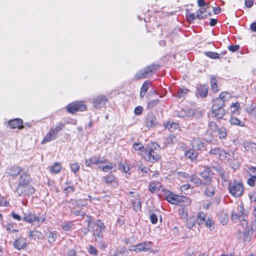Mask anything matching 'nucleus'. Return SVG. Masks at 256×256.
Segmentation results:
<instances>
[{"instance_id": "obj_16", "label": "nucleus", "mask_w": 256, "mask_h": 256, "mask_svg": "<svg viewBox=\"0 0 256 256\" xmlns=\"http://www.w3.org/2000/svg\"><path fill=\"white\" fill-rule=\"evenodd\" d=\"M29 238L30 240H42L43 238L42 233L38 230H30L28 233Z\"/></svg>"}, {"instance_id": "obj_36", "label": "nucleus", "mask_w": 256, "mask_h": 256, "mask_svg": "<svg viewBox=\"0 0 256 256\" xmlns=\"http://www.w3.org/2000/svg\"><path fill=\"white\" fill-rule=\"evenodd\" d=\"M62 168V166L60 163L55 162L54 165L50 167V171L52 173L58 174V173Z\"/></svg>"}, {"instance_id": "obj_55", "label": "nucleus", "mask_w": 256, "mask_h": 256, "mask_svg": "<svg viewBox=\"0 0 256 256\" xmlns=\"http://www.w3.org/2000/svg\"><path fill=\"white\" fill-rule=\"evenodd\" d=\"M57 238L56 232H50L48 236V240L49 242L52 243L54 242Z\"/></svg>"}, {"instance_id": "obj_33", "label": "nucleus", "mask_w": 256, "mask_h": 256, "mask_svg": "<svg viewBox=\"0 0 256 256\" xmlns=\"http://www.w3.org/2000/svg\"><path fill=\"white\" fill-rule=\"evenodd\" d=\"M156 66L154 64H152L149 66H148L144 70L145 72V74H146L147 76L152 75L155 70H156Z\"/></svg>"}, {"instance_id": "obj_10", "label": "nucleus", "mask_w": 256, "mask_h": 256, "mask_svg": "<svg viewBox=\"0 0 256 256\" xmlns=\"http://www.w3.org/2000/svg\"><path fill=\"white\" fill-rule=\"evenodd\" d=\"M22 190L19 191V186L16 189V192L19 196H26L33 194L35 192L34 188L30 184L23 186Z\"/></svg>"}, {"instance_id": "obj_25", "label": "nucleus", "mask_w": 256, "mask_h": 256, "mask_svg": "<svg viewBox=\"0 0 256 256\" xmlns=\"http://www.w3.org/2000/svg\"><path fill=\"white\" fill-rule=\"evenodd\" d=\"M188 256H205V254L194 248H189L187 251Z\"/></svg>"}, {"instance_id": "obj_20", "label": "nucleus", "mask_w": 256, "mask_h": 256, "mask_svg": "<svg viewBox=\"0 0 256 256\" xmlns=\"http://www.w3.org/2000/svg\"><path fill=\"white\" fill-rule=\"evenodd\" d=\"M243 146L246 150L250 151L252 153L256 152V144L249 142H243Z\"/></svg>"}, {"instance_id": "obj_59", "label": "nucleus", "mask_w": 256, "mask_h": 256, "mask_svg": "<svg viewBox=\"0 0 256 256\" xmlns=\"http://www.w3.org/2000/svg\"><path fill=\"white\" fill-rule=\"evenodd\" d=\"M228 154L230 156V154H227L226 152V151H224V150L220 149L219 154H218L220 159L224 160L227 157Z\"/></svg>"}, {"instance_id": "obj_15", "label": "nucleus", "mask_w": 256, "mask_h": 256, "mask_svg": "<svg viewBox=\"0 0 256 256\" xmlns=\"http://www.w3.org/2000/svg\"><path fill=\"white\" fill-rule=\"evenodd\" d=\"M208 93V86L207 85H200L198 87L196 94H198L202 98L207 96Z\"/></svg>"}, {"instance_id": "obj_12", "label": "nucleus", "mask_w": 256, "mask_h": 256, "mask_svg": "<svg viewBox=\"0 0 256 256\" xmlns=\"http://www.w3.org/2000/svg\"><path fill=\"white\" fill-rule=\"evenodd\" d=\"M145 124L147 128H148L157 126L158 125V122L156 120V118L154 114L152 113L148 114L146 116Z\"/></svg>"}, {"instance_id": "obj_29", "label": "nucleus", "mask_w": 256, "mask_h": 256, "mask_svg": "<svg viewBox=\"0 0 256 256\" xmlns=\"http://www.w3.org/2000/svg\"><path fill=\"white\" fill-rule=\"evenodd\" d=\"M161 184L158 182H151L149 186L150 190L152 193L156 192L161 188Z\"/></svg>"}, {"instance_id": "obj_2", "label": "nucleus", "mask_w": 256, "mask_h": 256, "mask_svg": "<svg viewBox=\"0 0 256 256\" xmlns=\"http://www.w3.org/2000/svg\"><path fill=\"white\" fill-rule=\"evenodd\" d=\"M23 219L24 222L38 228L45 220L46 216L44 214H36L35 213L29 212L24 214Z\"/></svg>"}, {"instance_id": "obj_48", "label": "nucleus", "mask_w": 256, "mask_h": 256, "mask_svg": "<svg viewBox=\"0 0 256 256\" xmlns=\"http://www.w3.org/2000/svg\"><path fill=\"white\" fill-rule=\"evenodd\" d=\"M159 101H160V100L158 99L152 100H150L148 102L147 108L148 109L152 108L154 107L158 104Z\"/></svg>"}, {"instance_id": "obj_50", "label": "nucleus", "mask_w": 256, "mask_h": 256, "mask_svg": "<svg viewBox=\"0 0 256 256\" xmlns=\"http://www.w3.org/2000/svg\"><path fill=\"white\" fill-rule=\"evenodd\" d=\"M250 177L256 178V166H250L248 170Z\"/></svg>"}, {"instance_id": "obj_47", "label": "nucleus", "mask_w": 256, "mask_h": 256, "mask_svg": "<svg viewBox=\"0 0 256 256\" xmlns=\"http://www.w3.org/2000/svg\"><path fill=\"white\" fill-rule=\"evenodd\" d=\"M146 76H147L146 74H145V72L144 69L138 72L135 75V78L137 80L144 78Z\"/></svg>"}, {"instance_id": "obj_53", "label": "nucleus", "mask_w": 256, "mask_h": 256, "mask_svg": "<svg viewBox=\"0 0 256 256\" xmlns=\"http://www.w3.org/2000/svg\"><path fill=\"white\" fill-rule=\"evenodd\" d=\"M178 175L179 178L185 180L186 182L190 181V176H189L188 174L184 172H179Z\"/></svg>"}, {"instance_id": "obj_28", "label": "nucleus", "mask_w": 256, "mask_h": 256, "mask_svg": "<svg viewBox=\"0 0 256 256\" xmlns=\"http://www.w3.org/2000/svg\"><path fill=\"white\" fill-rule=\"evenodd\" d=\"M194 114V110L188 109L186 110H181L178 113V116L180 118H186L192 116Z\"/></svg>"}, {"instance_id": "obj_5", "label": "nucleus", "mask_w": 256, "mask_h": 256, "mask_svg": "<svg viewBox=\"0 0 256 256\" xmlns=\"http://www.w3.org/2000/svg\"><path fill=\"white\" fill-rule=\"evenodd\" d=\"M90 220L88 219V226L89 230L93 232V235L96 238V241L101 240L102 238V232L104 230L105 226L104 224L100 220H97L90 227Z\"/></svg>"}, {"instance_id": "obj_58", "label": "nucleus", "mask_w": 256, "mask_h": 256, "mask_svg": "<svg viewBox=\"0 0 256 256\" xmlns=\"http://www.w3.org/2000/svg\"><path fill=\"white\" fill-rule=\"evenodd\" d=\"M150 84V83L148 81H146L142 84V87L141 88V90H142V92H146L148 90L149 88V86Z\"/></svg>"}, {"instance_id": "obj_51", "label": "nucleus", "mask_w": 256, "mask_h": 256, "mask_svg": "<svg viewBox=\"0 0 256 256\" xmlns=\"http://www.w3.org/2000/svg\"><path fill=\"white\" fill-rule=\"evenodd\" d=\"M188 92V90L186 88H180L177 94V96L179 98H184L186 96Z\"/></svg>"}, {"instance_id": "obj_14", "label": "nucleus", "mask_w": 256, "mask_h": 256, "mask_svg": "<svg viewBox=\"0 0 256 256\" xmlns=\"http://www.w3.org/2000/svg\"><path fill=\"white\" fill-rule=\"evenodd\" d=\"M22 120L20 118H16L10 120L8 122V126L11 128L21 129L23 128Z\"/></svg>"}, {"instance_id": "obj_4", "label": "nucleus", "mask_w": 256, "mask_h": 256, "mask_svg": "<svg viewBox=\"0 0 256 256\" xmlns=\"http://www.w3.org/2000/svg\"><path fill=\"white\" fill-rule=\"evenodd\" d=\"M166 200L172 204L184 206L189 205L191 202L190 198L186 196H179L172 193L167 194Z\"/></svg>"}, {"instance_id": "obj_40", "label": "nucleus", "mask_w": 256, "mask_h": 256, "mask_svg": "<svg viewBox=\"0 0 256 256\" xmlns=\"http://www.w3.org/2000/svg\"><path fill=\"white\" fill-rule=\"evenodd\" d=\"M164 126L168 128L170 130H177L179 128V124L176 122H168L166 124H164Z\"/></svg>"}, {"instance_id": "obj_52", "label": "nucleus", "mask_w": 256, "mask_h": 256, "mask_svg": "<svg viewBox=\"0 0 256 256\" xmlns=\"http://www.w3.org/2000/svg\"><path fill=\"white\" fill-rule=\"evenodd\" d=\"M230 95L229 93L226 92H222L219 96V98H216V99H220L222 100L224 102L225 100H226L229 98H230Z\"/></svg>"}, {"instance_id": "obj_42", "label": "nucleus", "mask_w": 256, "mask_h": 256, "mask_svg": "<svg viewBox=\"0 0 256 256\" xmlns=\"http://www.w3.org/2000/svg\"><path fill=\"white\" fill-rule=\"evenodd\" d=\"M185 156L192 160H194L196 158L197 154L194 150H190L186 152Z\"/></svg>"}, {"instance_id": "obj_64", "label": "nucleus", "mask_w": 256, "mask_h": 256, "mask_svg": "<svg viewBox=\"0 0 256 256\" xmlns=\"http://www.w3.org/2000/svg\"><path fill=\"white\" fill-rule=\"evenodd\" d=\"M88 252L92 255L96 256L97 254L96 249L92 246H90L88 248Z\"/></svg>"}, {"instance_id": "obj_37", "label": "nucleus", "mask_w": 256, "mask_h": 256, "mask_svg": "<svg viewBox=\"0 0 256 256\" xmlns=\"http://www.w3.org/2000/svg\"><path fill=\"white\" fill-rule=\"evenodd\" d=\"M218 132V138L220 140H224L226 138L227 134L226 129L224 128H220L216 131Z\"/></svg>"}, {"instance_id": "obj_11", "label": "nucleus", "mask_w": 256, "mask_h": 256, "mask_svg": "<svg viewBox=\"0 0 256 256\" xmlns=\"http://www.w3.org/2000/svg\"><path fill=\"white\" fill-rule=\"evenodd\" d=\"M31 181V178L28 174L26 172H21L18 179V186H19V191L22 190L23 186L26 184H30Z\"/></svg>"}, {"instance_id": "obj_60", "label": "nucleus", "mask_w": 256, "mask_h": 256, "mask_svg": "<svg viewBox=\"0 0 256 256\" xmlns=\"http://www.w3.org/2000/svg\"><path fill=\"white\" fill-rule=\"evenodd\" d=\"M196 18V16L193 13L189 14L186 16V20L189 22H192Z\"/></svg>"}, {"instance_id": "obj_61", "label": "nucleus", "mask_w": 256, "mask_h": 256, "mask_svg": "<svg viewBox=\"0 0 256 256\" xmlns=\"http://www.w3.org/2000/svg\"><path fill=\"white\" fill-rule=\"evenodd\" d=\"M133 148L136 150H142V149H144L143 145L140 143H134L133 144Z\"/></svg>"}, {"instance_id": "obj_21", "label": "nucleus", "mask_w": 256, "mask_h": 256, "mask_svg": "<svg viewBox=\"0 0 256 256\" xmlns=\"http://www.w3.org/2000/svg\"><path fill=\"white\" fill-rule=\"evenodd\" d=\"M14 246L18 250L24 248L26 246V240L23 238H18L14 241Z\"/></svg>"}, {"instance_id": "obj_9", "label": "nucleus", "mask_w": 256, "mask_h": 256, "mask_svg": "<svg viewBox=\"0 0 256 256\" xmlns=\"http://www.w3.org/2000/svg\"><path fill=\"white\" fill-rule=\"evenodd\" d=\"M92 102L94 108H100L108 102V99L106 96L98 95L92 98Z\"/></svg>"}, {"instance_id": "obj_26", "label": "nucleus", "mask_w": 256, "mask_h": 256, "mask_svg": "<svg viewBox=\"0 0 256 256\" xmlns=\"http://www.w3.org/2000/svg\"><path fill=\"white\" fill-rule=\"evenodd\" d=\"M61 228L64 231H70L75 228L74 224L72 222H66L61 224Z\"/></svg>"}, {"instance_id": "obj_41", "label": "nucleus", "mask_w": 256, "mask_h": 256, "mask_svg": "<svg viewBox=\"0 0 256 256\" xmlns=\"http://www.w3.org/2000/svg\"><path fill=\"white\" fill-rule=\"evenodd\" d=\"M21 168L18 166L12 167L10 170L9 174L12 176H16L21 174Z\"/></svg>"}, {"instance_id": "obj_7", "label": "nucleus", "mask_w": 256, "mask_h": 256, "mask_svg": "<svg viewBox=\"0 0 256 256\" xmlns=\"http://www.w3.org/2000/svg\"><path fill=\"white\" fill-rule=\"evenodd\" d=\"M224 102L220 99H215L212 106V116L218 118H222L224 115L225 112L223 108Z\"/></svg>"}, {"instance_id": "obj_38", "label": "nucleus", "mask_w": 256, "mask_h": 256, "mask_svg": "<svg viewBox=\"0 0 256 256\" xmlns=\"http://www.w3.org/2000/svg\"><path fill=\"white\" fill-rule=\"evenodd\" d=\"M240 107V103L238 102H233L230 106L231 112L232 114H236L238 113V108Z\"/></svg>"}, {"instance_id": "obj_35", "label": "nucleus", "mask_w": 256, "mask_h": 256, "mask_svg": "<svg viewBox=\"0 0 256 256\" xmlns=\"http://www.w3.org/2000/svg\"><path fill=\"white\" fill-rule=\"evenodd\" d=\"M92 164H104L106 162V159L97 156H94L90 158Z\"/></svg>"}, {"instance_id": "obj_3", "label": "nucleus", "mask_w": 256, "mask_h": 256, "mask_svg": "<svg viewBox=\"0 0 256 256\" xmlns=\"http://www.w3.org/2000/svg\"><path fill=\"white\" fill-rule=\"evenodd\" d=\"M240 226L242 229L239 230V238H242V240L244 242H250L251 236L254 233L252 226V225H248V222L245 220H241Z\"/></svg>"}, {"instance_id": "obj_57", "label": "nucleus", "mask_w": 256, "mask_h": 256, "mask_svg": "<svg viewBox=\"0 0 256 256\" xmlns=\"http://www.w3.org/2000/svg\"><path fill=\"white\" fill-rule=\"evenodd\" d=\"M229 163L230 164L232 168L236 170L238 168L240 163L238 160H234L232 162V160H229Z\"/></svg>"}, {"instance_id": "obj_13", "label": "nucleus", "mask_w": 256, "mask_h": 256, "mask_svg": "<svg viewBox=\"0 0 256 256\" xmlns=\"http://www.w3.org/2000/svg\"><path fill=\"white\" fill-rule=\"evenodd\" d=\"M212 174V172H211L209 168H206L200 173V176L204 180V181L202 182L204 184H211V182H213L211 176Z\"/></svg>"}, {"instance_id": "obj_22", "label": "nucleus", "mask_w": 256, "mask_h": 256, "mask_svg": "<svg viewBox=\"0 0 256 256\" xmlns=\"http://www.w3.org/2000/svg\"><path fill=\"white\" fill-rule=\"evenodd\" d=\"M192 145L194 149L202 150L204 148V144L199 138H194L192 142Z\"/></svg>"}, {"instance_id": "obj_62", "label": "nucleus", "mask_w": 256, "mask_h": 256, "mask_svg": "<svg viewBox=\"0 0 256 256\" xmlns=\"http://www.w3.org/2000/svg\"><path fill=\"white\" fill-rule=\"evenodd\" d=\"M70 169L74 172H77L80 169V166L78 163H74L70 165Z\"/></svg>"}, {"instance_id": "obj_30", "label": "nucleus", "mask_w": 256, "mask_h": 256, "mask_svg": "<svg viewBox=\"0 0 256 256\" xmlns=\"http://www.w3.org/2000/svg\"><path fill=\"white\" fill-rule=\"evenodd\" d=\"M196 218V223H197L199 226L203 225L206 222V215L204 212H200Z\"/></svg>"}, {"instance_id": "obj_34", "label": "nucleus", "mask_w": 256, "mask_h": 256, "mask_svg": "<svg viewBox=\"0 0 256 256\" xmlns=\"http://www.w3.org/2000/svg\"><path fill=\"white\" fill-rule=\"evenodd\" d=\"M190 181L193 182L197 186H200L201 185L204 184L202 180L195 175H192L190 176Z\"/></svg>"}, {"instance_id": "obj_19", "label": "nucleus", "mask_w": 256, "mask_h": 256, "mask_svg": "<svg viewBox=\"0 0 256 256\" xmlns=\"http://www.w3.org/2000/svg\"><path fill=\"white\" fill-rule=\"evenodd\" d=\"M205 184L206 186L204 192L205 195L208 197L213 196L214 194L215 188L212 185V182H211V184Z\"/></svg>"}, {"instance_id": "obj_54", "label": "nucleus", "mask_w": 256, "mask_h": 256, "mask_svg": "<svg viewBox=\"0 0 256 256\" xmlns=\"http://www.w3.org/2000/svg\"><path fill=\"white\" fill-rule=\"evenodd\" d=\"M208 126L214 132H216L219 128L216 123L212 121L209 122Z\"/></svg>"}, {"instance_id": "obj_44", "label": "nucleus", "mask_w": 256, "mask_h": 256, "mask_svg": "<svg viewBox=\"0 0 256 256\" xmlns=\"http://www.w3.org/2000/svg\"><path fill=\"white\" fill-rule=\"evenodd\" d=\"M204 54L212 59H218L220 58V54L214 52H206Z\"/></svg>"}, {"instance_id": "obj_45", "label": "nucleus", "mask_w": 256, "mask_h": 256, "mask_svg": "<svg viewBox=\"0 0 256 256\" xmlns=\"http://www.w3.org/2000/svg\"><path fill=\"white\" fill-rule=\"evenodd\" d=\"M218 170H220V172L221 178L222 180L225 183H228H228L230 182L228 180V174H226L224 170H221L220 168H219Z\"/></svg>"}, {"instance_id": "obj_8", "label": "nucleus", "mask_w": 256, "mask_h": 256, "mask_svg": "<svg viewBox=\"0 0 256 256\" xmlns=\"http://www.w3.org/2000/svg\"><path fill=\"white\" fill-rule=\"evenodd\" d=\"M86 105L82 101H76L69 104L67 106V111L74 114L77 111H84L86 110Z\"/></svg>"}, {"instance_id": "obj_27", "label": "nucleus", "mask_w": 256, "mask_h": 256, "mask_svg": "<svg viewBox=\"0 0 256 256\" xmlns=\"http://www.w3.org/2000/svg\"><path fill=\"white\" fill-rule=\"evenodd\" d=\"M196 218L194 216H189L186 222V226L189 229H192L194 228H196Z\"/></svg>"}, {"instance_id": "obj_17", "label": "nucleus", "mask_w": 256, "mask_h": 256, "mask_svg": "<svg viewBox=\"0 0 256 256\" xmlns=\"http://www.w3.org/2000/svg\"><path fill=\"white\" fill-rule=\"evenodd\" d=\"M152 247V244L150 242H144L140 244L136 245V250H138V252L144 251H148Z\"/></svg>"}, {"instance_id": "obj_1", "label": "nucleus", "mask_w": 256, "mask_h": 256, "mask_svg": "<svg viewBox=\"0 0 256 256\" xmlns=\"http://www.w3.org/2000/svg\"><path fill=\"white\" fill-rule=\"evenodd\" d=\"M160 150V146L156 143L152 142L148 144L145 149L144 158L150 162H155L160 158V156L158 154V152Z\"/></svg>"}, {"instance_id": "obj_49", "label": "nucleus", "mask_w": 256, "mask_h": 256, "mask_svg": "<svg viewBox=\"0 0 256 256\" xmlns=\"http://www.w3.org/2000/svg\"><path fill=\"white\" fill-rule=\"evenodd\" d=\"M64 124L62 122L58 123L54 128H51V130L58 136V132L62 130Z\"/></svg>"}, {"instance_id": "obj_32", "label": "nucleus", "mask_w": 256, "mask_h": 256, "mask_svg": "<svg viewBox=\"0 0 256 256\" xmlns=\"http://www.w3.org/2000/svg\"><path fill=\"white\" fill-rule=\"evenodd\" d=\"M229 122L232 125L238 126H244V124L242 121L235 117H231L229 120Z\"/></svg>"}, {"instance_id": "obj_56", "label": "nucleus", "mask_w": 256, "mask_h": 256, "mask_svg": "<svg viewBox=\"0 0 256 256\" xmlns=\"http://www.w3.org/2000/svg\"><path fill=\"white\" fill-rule=\"evenodd\" d=\"M134 209L136 212H138L140 210L141 204L139 200H136L133 202Z\"/></svg>"}, {"instance_id": "obj_23", "label": "nucleus", "mask_w": 256, "mask_h": 256, "mask_svg": "<svg viewBox=\"0 0 256 256\" xmlns=\"http://www.w3.org/2000/svg\"><path fill=\"white\" fill-rule=\"evenodd\" d=\"M56 136L57 135L50 129V130L43 139L42 143L45 144L46 142L53 140L56 138Z\"/></svg>"}, {"instance_id": "obj_31", "label": "nucleus", "mask_w": 256, "mask_h": 256, "mask_svg": "<svg viewBox=\"0 0 256 256\" xmlns=\"http://www.w3.org/2000/svg\"><path fill=\"white\" fill-rule=\"evenodd\" d=\"M246 112L248 114L251 115L252 116L256 117V104H250L248 105L246 109Z\"/></svg>"}, {"instance_id": "obj_63", "label": "nucleus", "mask_w": 256, "mask_h": 256, "mask_svg": "<svg viewBox=\"0 0 256 256\" xmlns=\"http://www.w3.org/2000/svg\"><path fill=\"white\" fill-rule=\"evenodd\" d=\"M256 181V178H254L250 177L247 180L248 184L250 186H254L255 185V182Z\"/></svg>"}, {"instance_id": "obj_24", "label": "nucleus", "mask_w": 256, "mask_h": 256, "mask_svg": "<svg viewBox=\"0 0 256 256\" xmlns=\"http://www.w3.org/2000/svg\"><path fill=\"white\" fill-rule=\"evenodd\" d=\"M119 168L126 174V176L128 177L130 175L131 172L129 165L126 163L120 162L118 164Z\"/></svg>"}, {"instance_id": "obj_18", "label": "nucleus", "mask_w": 256, "mask_h": 256, "mask_svg": "<svg viewBox=\"0 0 256 256\" xmlns=\"http://www.w3.org/2000/svg\"><path fill=\"white\" fill-rule=\"evenodd\" d=\"M210 14L207 12L206 8H200L196 12V18L198 19H204L208 16H210Z\"/></svg>"}, {"instance_id": "obj_43", "label": "nucleus", "mask_w": 256, "mask_h": 256, "mask_svg": "<svg viewBox=\"0 0 256 256\" xmlns=\"http://www.w3.org/2000/svg\"><path fill=\"white\" fill-rule=\"evenodd\" d=\"M210 84L212 90L214 92L218 91V86L217 84V80L216 78L212 77L210 78Z\"/></svg>"}, {"instance_id": "obj_39", "label": "nucleus", "mask_w": 256, "mask_h": 256, "mask_svg": "<svg viewBox=\"0 0 256 256\" xmlns=\"http://www.w3.org/2000/svg\"><path fill=\"white\" fill-rule=\"evenodd\" d=\"M178 140L176 136L173 135H170L168 136L164 142V144L166 146L170 144H174L177 142Z\"/></svg>"}, {"instance_id": "obj_46", "label": "nucleus", "mask_w": 256, "mask_h": 256, "mask_svg": "<svg viewBox=\"0 0 256 256\" xmlns=\"http://www.w3.org/2000/svg\"><path fill=\"white\" fill-rule=\"evenodd\" d=\"M204 224L210 230H213L214 228V222L209 218L206 220Z\"/></svg>"}, {"instance_id": "obj_6", "label": "nucleus", "mask_w": 256, "mask_h": 256, "mask_svg": "<svg viewBox=\"0 0 256 256\" xmlns=\"http://www.w3.org/2000/svg\"><path fill=\"white\" fill-rule=\"evenodd\" d=\"M228 189L230 193L235 198L242 196L244 193L242 184L240 182L234 181L229 182Z\"/></svg>"}]
</instances>
